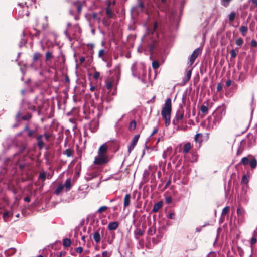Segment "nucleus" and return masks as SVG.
<instances>
[{
    "label": "nucleus",
    "instance_id": "22",
    "mask_svg": "<svg viewBox=\"0 0 257 257\" xmlns=\"http://www.w3.org/2000/svg\"><path fill=\"white\" fill-rule=\"evenodd\" d=\"M112 7H106L105 9L106 15L109 18H112L113 15V12Z\"/></svg>",
    "mask_w": 257,
    "mask_h": 257
},
{
    "label": "nucleus",
    "instance_id": "59",
    "mask_svg": "<svg viewBox=\"0 0 257 257\" xmlns=\"http://www.w3.org/2000/svg\"><path fill=\"white\" fill-rule=\"evenodd\" d=\"M85 60V58L84 57H81L80 58V61L81 63H83Z\"/></svg>",
    "mask_w": 257,
    "mask_h": 257
},
{
    "label": "nucleus",
    "instance_id": "44",
    "mask_svg": "<svg viewBox=\"0 0 257 257\" xmlns=\"http://www.w3.org/2000/svg\"><path fill=\"white\" fill-rule=\"evenodd\" d=\"M111 254V252H108L107 251H103L102 253V257H110Z\"/></svg>",
    "mask_w": 257,
    "mask_h": 257
},
{
    "label": "nucleus",
    "instance_id": "45",
    "mask_svg": "<svg viewBox=\"0 0 257 257\" xmlns=\"http://www.w3.org/2000/svg\"><path fill=\"white\" fill-rule=\"evenodd\" d=\"M230 55H231V58H235L236 56V51L234 49H232L231 51H230Z\"/></svg>",
    "mask_w": 257,
    "mask_h": 257
},
{
    "label": "nucleus",
    "instance_id": "46",
    "mask_svg": "<svg viewBox=\"0 0 257 257\" xmlns=\"http://www.w3.org/2000/svg\"><path fill=\"white\" fill-rule=\"evenodd\" d=\"M171 148H168L166 150H165L164 152H163V157L164 158H167V152L168 151H171Z\"/></svg>",
    "mask_w": 257,
    "mask_h": 257
},
{
    "label": "nucleus",
    "instance_id": "12",
    "mask_svg": "<svg viewBox=\"0 0 257 257\" xmlns=\"http://www.w3.org/2000/svg\"><path fill=\"white\" fill-rule=\"evenodd\" d=\"M144 231L140 228H136L134 232L135 238L136 240H139L140 237L143 235Z\"/></svg>",
    "mask_w": 257,
    "mask_h": 257
},
{
    "label": "nucleus",
    "instance_id": "62",
    "mask_svg": "<svg viewBox=\"0 0 257 257\" xmlns=\"http://www.w3.org/2000/svg\"><path fill=\"white\" fill-rule=\"evenodd\" d=\"M148 233L149 234V235H153V232H152V228H149L148 231Z\"/></svg>",
    "mask_w": 257,
    "mask_h": 257
},
{
    "label": "nucleus",
    "instance_id": "20",
    "mask_svg": "<svg viewBox=\"0 0 257 257\" xmlns=\"http://www.w3.org/2000/svg\"><path fill=\"white\" fill-rule=\"evenodd\" d=\"M252 156H248L247 157H245L242 158L241 160V163H242L244 165H246L249 164V161L251 158Z\"/></svg>",
    "mask_w": 257,
    "mask_h": 257
},
{
    "label": "nucleus",
    "instance_id": "5",
    "mask_svg": "<svg viewBox=\"0 0 257 257\" xmlns=\"http://www.w3.org/2000/svg\"><path fill=\"white\" fill-rule=\"evenodd\" d=\"M42 56V54L39 52H35L33 55V62L31 64V67L35 69H38L41 67V61H40V64L39 66H36L35 63L40 60V58Z\"/></svg>",
    "mask_w": 257,
    "mask_h": 257
},
{
    "label": "nucleus",
    "instance_id": "54",
    "mask_svg": "<svg viewBox=\"0 0 257 257\" xmlns=\"http://www.w3.org/2000/svg\"><path fill=\"white\" fill-rule=\"evenodd\" d=\"M200 136V137L202 136V134L201 133H197L196 134V135L195 136V140L196 142L199 141L198 139V137Z\"/></svg>",
    "mask_w": 257,
    "mask_h": 257
},
{
    "label": "nucleus",
    "instance_id": "35",
    "mask_svg": "<svg viewBox=\"0 0 257 257\" xmlns=\"http://www.w3.org/2000/svg\"><path fill=\"white\" fill-rule=\"evenodd\" d=\"M232 0H221V4L222 6L227 7L229 6L230 2Z\"/></svg>",
    "mask_w": 257,
    "mask_h": 257
},
{
    "label": "nucleus",
    "instance_id": "28",
    "mask_svg": "<svg viewBox=\"0 0 257 257\" xmlns=\"http://www.w3.org/2000/svg\"><path fill=\"white\" fill-rule=\"evenodd\" d=\"M236 14L234 12H232L229 15H228V19L229 21L230 22H233L236 17Z\"/></svg>",
    "mask_w": 257,
    "mask_h": 257
},
{
    "label": "nucleus",
    "instance_id": "7",
    "mask_svg": "<svg viewBox=\"0 0 257 257\" xmlns=\"http://www.w3.org/2000/svg\"><path fill=\"white\" fill-rule=\"evenodd\" d=\"M201 50L200 48H197L193 52L189 59V63L190 65H192L194 63L195 59L201 53Z\"/></svg>",
    "mask_w": 257,
    "mask_h": 257
},
{
    "label": "nucleus",
    "instance_id": "48",
    "mask_svg": "<svg viewBox=\"0 0 257 257\" xmlns=\"http://www.w3.org/2000/svg\"><path fill=\"white\" fill-rule=\"evenodd\" d=\"M43 135V138H44V140L48 141L50 137V135L47 133H45Z\"/></svg>",
    "mask_w": 257,
    "mask_h": 257
},
{
    "label": "nucleus",
    "instance_id": "6",
    "mask_svg": "<svg viewBox=\"0 0 257 257\" xmlns=\"http://www.w3.org/2000/svg\"><path fill=\"white\" fill-rule=\"evenodd\" d=\"M157 27H158V24L156 22L154 24L153 29L152 30H148L147 33H151L153 35H155L156 36V37H157V39L158 40H160L161 39L164 38V35L163 33H158L156 31Z\"/></svg>",
    "mask_w": 257,
    "mask_h": 257
},
{
    "label": "nucleus",
    "instance_id": "9",
    "mask_svg": "<svg viewBox=\"0 0 257 257\" xmlns=\"http://www.w3.org/2000/svg\"><path fill=\"white\" fill-rule=\"evenodd\" d=\"M139 135H136L132 141L131 144L128 146V152L129 153H130L134 149L135 146H136L139 138Z\"/></svg>",
    "mask_w": 257,
    "mask_h": 257
},
{
    "label": "nucleus",
    "instance_id": "10",
    "mask_svg": "<svg viewBox=\"0 0 257 257\" xmlns=\"http://www.w3.org/2000/svg\"><path fill=\"white\" fill-rule=\"evenodd\" d=\"M219 124L216 122L214 118L212 120L211 117L208 118V128L209 130L216 128Z\"/></svg>",
    "mask_w": 257,
    "mask_h": 257
},
{
    "label": "nucleus",
    "instance_id": "18",
    "mask_svg": "<svg viewBox=\"0 0 257 257\" xmlns=\"http://www.w3.org/2000/svg\"><path fill=\"white\" fill-rule=\"evenodd\" d=\"M163 203L161 201H160L156 204H155L153 207V211L154 212H157L158 210L162 207Z\"/></svg>",
    "mask_w": 257,
    "mask_h": 257
},
{
    "label": "nucleus",
    "instance_id": "14",
    "mask_svg": "<svg viewBox=\"0 0 257 257\" xmlns=\"http://www.w3.org/2000/svg\"><path fill=\"white\" fill-rule=\"evenodd\" d=\"M118 227V223L116 221L111 222L108 225V229L109 230H115Z\"/></svg>",
    "mask_w": 257,
    "mask_h": 257
},
{
    "label": "nucleus",
    "instance_id": "53",
    "mask_svg": "<svg viewBox=\"0 0 257 257\" xmlns=\"http://www.w3.org/2000/svg\"><path fill=\"white\" fill-rule=\"evenodd\" d=\"M104 49H101V50H99V53H98L99 57H102V56L104 54Z\"/></svg>",
    "mask_w": 257,
    "mask_h": 257
},
{
    "label": "nucleus",
    "instance_id": "61",
    "mask_svg": "<svg viewBox=\"0 0 257 257\" xmlns=\"http://www.w3.org/2000/svg\"><path fill=\"white\" fill-rule=\"evenodd\" d=\"M158 131V129L157 128H154L152 134H151V136L153 135L154 134H155V133H156Z\"/></svg>",
    "mask_w": 257,
    "mask_h": 257
},
{
    "label": "nucleus",
    "instance_id": "39",
    "mask_svg": "<svg viewBox=\"0 0 257 257\" xmlns=\"http://www.w3.org/2000/svg\"><path fill=\"white\" fill-rule=\"evenodd\" d=\"M107 209V207L106 206H103L100 207L97 210V212L101 213Z\"/></svg>",
    "mask_w": 257,
    "mask_h": 257
},
{
    "label": "nucleus",
    "instance_id": "24",
    "mask_svg": "<svg viewBox=\"0 0 257 257\" xmlns=\"http://www.w3.org/2000/svg\"><path fill=\"white\" fill-rule=\"evenodd\" d=\"M248 30V28L246 26H241L240 27V31L241 32L242 35L245 36Z\"/></svg>",
    "mask_w": 257,
    "mask_h": 257
},
{
    "label": "nucleus",
    "instance_id": "29",
    "mask_svg": "<svg viewBox=\"0 0 257 257\" xmlns=\"http://www.w3.org/2000/svg\"><path fill=\"white\" fill-rule=\"evenodd\" d=\"M200 111L204 114H206L208 111V108L207 106L203 105L201 106Z\"/></svg>",
    "mask_w": 257,
    "mask_h": 257
},
{
    "label": "nucleus",
    "instance_id": "17",
    "mask_svg": "<svg viewBox=\"0 0 257 257\" xmlns=\"http://www.w3.org/2000/svg\"><path fill=\"white\" fill-rule=\"evenodd\" d=\"M249 164L252 169L255 168L257 166L256 159L255 157L252 156L249 161Z\"/></svg>",
    "mask_w": 257,
    "mask_h": 257
},
{
    "label": "nucleus",
    "instance_id": "13",
    "mask_svg": "<svg viewBox=\"0 0 257 257\" xmlns=\"http://www.w3.org/2000/svg\"><path fill=\"white\" fill-rule=\"evenodd\" d=\"M37 145L40 149H41L44 146V139H43V135H41L37 137Z\"/></svg>",
    "mask_w": 257,
    "mask_h": 257
},
{
    "label": "nucleus",
    "instance_id": "51",
    "mask_svg": "<svg viewBox=\"0 0 257 257\" xmlns=\"http://www.w3.org/2000/svg\"><path fill=\"white\" fill-rule=\"evenodd\" d=\"M83 250V249L82 247H77L76 249V251L77 252V253H81L82 252Z\"/></svg>",
    "mask_w": 257,
    "mask_h": 257
},
{
    "label": "nucleus",
    "instance_id": "30",
    "mask_svg": "<svg viewBox=\"0 0 257 257\" xmlns=\"http://www.w3.org/2000/svg\"><path fill=\"white\" fill-rule=\"evenodd\" d=\"M192 73V69L188 70L187 72L185 77V81H188L190 80Z\"/></svg>",
    "mask_w": 257,
    "mask_h": 257
},
{
    "label": "nucleus",
    "instance_id": "58",
    "mask_svg": "<svg viewBox=\"0 0 257 257\" xmlns=\"http://www.w3.org/2000/svg\"><path fill=\"white\" fill-rule=\"evenodd\" d=\"M65 34L66 35V36L70 40H71V39H70V37L69 36L68 34V30L66 29L65 31Z\"/></svg>",
    "mask_w": 257,
    "mask_h": 257
},
{
    "label": "nucleus",
    "instance_id": "4",
    "mask_svg": "<svg viewBox=\"0 0 257 257\" xmlns=\"http://www.w3.org/2000/svg\"><path fill=\"white\" fill-rule=\"evenodd\" d=\"M184 117V113L182 110H179L177 111L175 118L172 121V123L174 125L178 126L181 123Z\"/></svg>",
    "mask_w": 257,
    "mask_h": 257
},
{
    "label": "nucleus",
    "instance_id": "56",
    "mask_svg": "<svg viewBox=\"0 0 257 257\" xmlns=\"http://www.w3.org/2000/svg\"><path fill=\"white\" fill-rule=\"evenodd\" d=\"M232 81L231 80H228L226 82V85L227 86L229 87L231 85Z\"/></svg>",
    "mask_w": 257,
    "mask_h": 257
},
{
    "label": "nucleus",
    "instance_id": "52",
    "mask_svg": "<svg viewBox=\"0 0 257 257\" xmlns=\"http://www.w3.org/2000/svg\"><path fill=\"white\" fill-rule=\"evenodd\" d=\"M167 217L170 219H173L175 218V214L174 213H171L168 215Z\"/></svg>",
    "mask_w": 257,
    "mask_h": 257
},
{
    "label": "nucleus",
    "instance_id": "50",
    "mask_svg": "<svg viewBox=\"0 0 257 257\" xmlns=\"http://www.w3.org/2000/svg\"><path fill=\"white\" fill-rule=\"evenodd\" d=\"M100 76V73L98 72H95L93 74V78L95 79H97Z\"/></svg>",
    "mask_w": 257,
    "mask_h": 257
},
{
    "label": "nucleus",
    "instance_id": "40",
    "mask_svg": "<svg viewBox=\"0 0 257 257\" xmlns=\"http://www.w3.org/2000/svg\"><path fill=\"white\" fill-rule=\"evenodd\" d=\"M241 182L244 184H245L248 183V179L246 175H243V176L242 177Z\"/></svg>",
    "mask_w": 257,
    "mask_h": 257
},
{
    "label": "nucleus",
    "instance_id": "34",
    "mask_svg": "<svg viewBox=\"0 0 257 257\" xmlns=\"http://www.w3.org/2000/svg\"><path fill=\"white\" fill-rule=\"evenodd\" d=\"M45 57L46 61H49L53 57L52 53L50 51H47L46 53Z\"/></svg>",
    "mask_w": 257,
    "mask_h": 257
},
{
    "label": "nucleus",
    "instance_id": "15",
    "mask_svg": "<svg viewBox=\"0 0 257 257\" xmlns=\"http://www.w3.org/2000/svg\"><path fill=\"white\" fill-rule=\"evenodd\" d=\"M102 236L100 234L99 231H95L93 234V238L94 240V241L96 243H98L101 240Z\"/></svg>",
    "mask_w": 257,
    "mask_h": 257
},
{
    "label": "nucleus",
    "instance_id": "41",
    "mask_svg": "<svg viewBox=\"0 0 257 257\" xmlns=\"http://www.w3.org/2000/svg\"><path fill=\"white\" fill-rule=\"evenodd\" d=\"M152 67L154 69H157L159 67V63L158 61H154L152 62Z\"/></svg>",
    "mask_w": 257,
    "mask_h": 257
},
{
    "label": "nucleus",
    "instance_id": "42",
    "mask_svg": "<svg viewBox=\"0 0 257 257\" xmlns=\"http://www.w3.org/2000/svg\"><path fill=\"white\" fill-rule=\"evenodd\" d=\"M229 211V207L228 206H226L223 209V210L222 212V214L226 215V214H227L228 213Z\"/></svg>",
    "mask_w": 257,
    "mask_h": 257
},
{
    "label": "nucleus",
    "instance_id": "1",
    "mask_svg": "<svg viewBox=\"0 0 257 257\" xmlns=\"http://www.w3.org/2000/svg\"><path fill=\"white\" fill-rule=\"evenodd\" d=\"M132 73L134 77L143 80L146 77L145 66L142 62L134 63L132 66Z\"/></svg>",
    "mask_w": 257,
    "mask_h": 257
},
{
    "label": "nucleus",
    "instance_id": "25",
    "mask_svg": "<svg viewBox=\"0 0 257 257\" xmlns=\"http://www.w3.org/2000/svg\"><path fill=\"white\" fill-rule=\"evenodd\" d=\"M191 148V144L190 143H187L184 145L183 148V152L184 153H188Z\"/></svg>",
    "mask_w": 257,
    "mask_h": 257
},
{
    "label": "nucleus",
    "instance_id": "16",
    "mask_svg": "<svg viewBox=\"0 0 257 257\" xmlns=\"http://www.w3.org/2000/svg\"><path fill=\"white\" fill-rule=\"evenodd\" d=\"M130 201H131V195L129 194H126L124 198V202H123L124 209L130 205Z\"/></svg>",
    "mask_w": 257,
    "mask_h": 257
},
{
    "label": "nucleus",
    "instance_id": "3",
    "mask_svg": "<svg viewBox=\"0 0 257 257\" xmlns=\"http://www.w3.org/2000/svg\"><path fill=\"white\" fill-rule=\"evenodd\" d=\"M108 161L106 155H102L98 154L95 157L94 164L96 165H102L107 163Z\"/></svg>",
    "mask_w": 257,
    "mask_h": 257
},
{
    "label": "nucleus",
    "instance_id": "55",
    "mask_svg": "<svg viewBox=\"0 0 257 257\" xmlns=\"http://www.w3.org/2000/svg\"><path fill=\"white\" fill-rule=\"evenodd\" d=\"M34 132L31 130H29L28 131V135L30 137L32 136L34 134Z\"/></svg>",
    "mask_w": 257,
    "mask_h": 257
},
{
    "label": "nucleus",
    "instance_id": "26",
    "mask_svg": "<svg viewBox=\"0 0 257 257\" xmlns=\"http://www.w3.org/2000/svg\"><path fill=\"white\" fill-rule=\"evenodd\" d=\"M71 241L70 239L65 238L63 240V245L65 247H68L70 246Z\"/></svg>",
    "mask_w": 257,
    "mask_h": 257
},
{
    "label": "nucleus",
    "instance_id": "64",
    "mask_svg": "<svg viewBox=\"0 0 257 257\" xmlns=\"http://www.w3.org/2000/svg\"><path fill=\"white\" fill-rule=\"evenodd\" d=\"M252 3L257 7V0H251Z\"/></svg>",
    "mask_w": 257,
    "mask_h": 257
},
{
    "label": "nucleus",
    "instance_id": "60",
    "mask_svg": "<svg viewBox=\"0 0 257 257\" xmlns=\"http://www.w3.org/2000/svg\"><path fill=\"white\" fill-rule=\"evenodd\" d=\"M30 200H30V197H25V198H24V201H26V202H30Z\"/></svg>",
    "mask_w": 257,
    "mask_h": 257
},
{
    "label": "nucleus",
    "instance_id": "63",
    "mask_svg": "<svg viewBox=\"0 0 257 257\" xmlns=\"http://www.w3.org/2000/svg\"><path fill=\"white\" fill-rule=\"evenodd\" d=\"M252 237H255V238H257V231L255 230L253 234H252Z\"/></svg>",
    "mask_w": 257,
    "mask_h": 257
},
{
    "label": "nucleus",
    "instance_id": "27",
    "mask_svg": "<svg viewBox=\"0 0 257 257\" xmlns=\"http://www.w3.org/2000/svg\"><path fill=\"white\" fill-rule=\"evenodd\" d=\"M74 5L76 6L77 7V11L78 13H81L82 11V6L80 4V3L79 1H77L74 3Z\"/></svg>",
    "mask_w": 257,
    "mask_h": 257
},
{
    "label": "nucleus",
    "instance_id": "37",
    "mask_svg": "<svg viewBox=\"0 0 257 257\" xmlns=\"http://www.w3.org/2000/svg\"><path fill=\"white\" fill-rule=\"evenodd\" d=\"M243 43L242 39L239 38L236 40L235 43L238 46H241Z\"/></svg>",
    "mask_w": 257,
    "mask_h": 257
},
{
    "label": "nucleus",
    "instance_id": "38",
    "mask_svg": "<svg viewBox=\"0 0 257 257\" xmlns=\"http://www.w3.org/2000/svg\"><path fill=\"white\" fill-rule=\"evenodd\" d=\"M32 116L30 113H27L26 115L22 117V119L24 120H29L31 118Z\"/></svg>",
    "mask_w": 257,
    "mask_h": 257
},
{
    "label": "nucleus",
    "instance_id": "19",
    "mask_svg": "<svg viewBox=\"0 0 257 257\" xmlns=\"http://www.w3.org/2000/svg\"><path fill=\"white\" fill-rule=\"evenodd\" d=\"M71 186V179L67 178L65 182L64 187L66 188V191H68L70 190Z\"/></svg>",
    "mask_w": 257,
    "mask_h": 257
},
{
    "label": "nucleus",
    "instance_id": "32",
    "mask_svg": "<svg viewBox=\"0 0 257 257\" xmlns=\"http://www.w3.org/2000/svg\"><path fill=\"white\" fill-rule=\"evenodd\" d=\"M238 216L242 217L245 214V210L243 209L238 208L237 210Z\"/></svg>",
    "mask_w": 257,
    "mask_h": 257
},
{
    "label": "nucleus",
    "instance_id": "36",
    "mask_svg": "<svg viewBox=\"0 0 257 257\" xmlns=\"http://www.w3.org/2000/svg\"><path fill=\"white\" fill-rule=\"evenodd\" d=\"M136 127V122L135 120L132 121L130 123L129 128L130 130H134Z\"/></svg>",
    "mask_w": 257,
    "mask_h": 257
},
{
    "label": "nucleus",
    "instance_id": "11",
    "mask_svg": "<svg viewBox=\"0 0 257 257\" xmlns=\"http://www.w3.org/2000/svg\"><path fill=\"white\" fill-rule=\"evenodd\" d=\"M108 147L106 143L102 144L99 148L98 154L102 155H106Z\"/></svg>",
    "mask_w": 257,
    "mask_h": 257
},
{
    "label": "nucleus",
    "instance_id": "8",
    "mask_svg": "<svg viewBox=\"0 0 257 257\" xmlns=\"http://www.w3.org/2000/svg\"><path fill=\"white\" fill-rule=\"evenodd\" d=\"M225 114V112L223 110H222L221 111H217L215 112H214L213 115L214 118L215 120L216 121V122L219 124L220 122L222 119L223 116Z\"/></svg>",
    "mask_w": 257,
    "mask_h": 257
},
{
    "label": "nucleus",
    "instance_id": "43",
    "mask_svg": "<svg viewBox=\"0 0 257 257\" xmlns=\"http://www.w3.org/2000/svg\"><path fill=\"white\" fill-rule=\"evenodd\" d=\"M257 242V238H255V237H252L250 240V244L251 246L255 244Z\"/></svg>",
    "mask_w": 257,
    "mask_h": 257
},
{
    "label": "nucleus",
    "instance_id": "31",
    "mask_svg": "<svg viewBox=\"0 0 257 257\" xmlns=\"http://www.w3.org/2000/svg\"><path fill=\"white\" fill-rule=\"evenodd\" d=\"M63 188H64V186L62 184L59 185L57 187V188L55 191V193L56 194H59L61 192V191L62 190Z\"/></svg>",
    "mask_w": 257,
    "mask_h": 257
},
{
    "label": "nucleus",
    "instance_id": "21",
    "mask_svg": "<svg viewBox=\"0 0 257 257\" xmlns=\"http://www.w3.org/2000/svg\"><path fill=\"white\" fill-rule=\"evenodd\" d=\"M12 215V213H10L9 211H6L3 215V218L4 221L7 222L8 219Z\"/></svg>",
    "mask_w": 257,
    "mask_h": 257
},
{
    "label": "nucleus",
    "instance_id": "2",
    "mask_svg": "<svg viewBox=\"0 0 257 257\" xmlns=\"http://www.w3.org/2000/svg\"><path fill=\"white\" fill-rule=\"evenodd\" d=\"M171 110V99L169 98L166 100L164 106L161 111V115L163 119L165 120L166 126H168L170 124Z\"/></svg>",
    "mask_w": 257,
    "mask_h": 257
},
{
    "label": "nucleus",
    "instance_id": "57",
    "mask_svg": "<svg viewBox=\"0 0 257 257\" xmlns=\"http://www.w3.org/2000/svg\"><path fill=\"white\" fill-rule=\"evenodd\" d=\"M222 89V86L221 85V84H218L217 86V90L218 91H219L221 90Z\"/></svg>",
    "mask_w": 257,
    "mask_h": 257
},
{
    "label": "nucleus",
    "instance_id": "23",
    "mask_svg": "<svg viewBox=\"0 0 257 257\" xmlns=\"http://www.w3.org/2000/svg\"><path fill=\"white\" fill-rule=\"evenodd\" d=\"M106 87L107 89L111 90L112 87L113 80L111 79H107L106 80Z\"/></svg>",
    "mask_w": 257,
    "mask_h": 257
},
{
    "label": "nucleus",
    "instance_id": "33",
    "mask_svg": "<svg viewBox=\"0 0 257 257\" xmlns=\"http://www.w3.org/2000/svg\"><path fill=\"white\" fill-rule=\"evenodd\" d=\"M73 151L70 149H67L63 153L64 155L68 157H71L73 155Z\"/></svg>",
    "mask_w": 257,
    "mask_h": 257
},
{
    "label": "nucleus",
    "instance_id": "49",
    "mask_svg": "<svg viewBox=\"0 0 257 257\" xmlns=\"http://www.w3.org/2000/svg\"><path fill=\"white\" fill-rule=\"evenodd\" d=\"M251 46L252 47H255L257 46V42L255 40H252L251 41Z\"/></svg>",
    "mask_w": 257,
    "mask_h": 257
},
{
    "label": "nucleus",
    "instance_id": "47",
    "mask_svg": "<svg viewBox=\"0 0 257 257\" xmlns=\"http://www.w3.org/2000/svg\"><path fill=\"white\" fill-rule=\"evenodd\" d=\"M172 201V198L170 196H168L165 198V202L166 204H169Z\"/></svg>",
    "mask_w": 257,
    "mask_h": 257
}]
</instances>
